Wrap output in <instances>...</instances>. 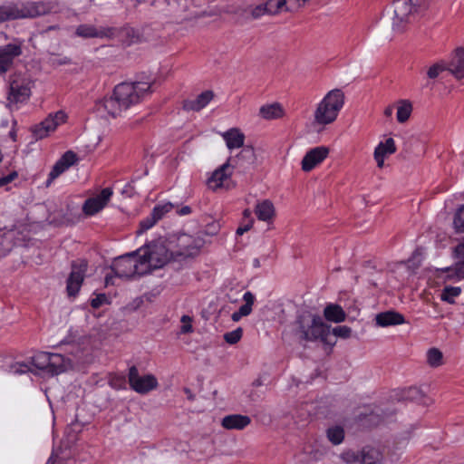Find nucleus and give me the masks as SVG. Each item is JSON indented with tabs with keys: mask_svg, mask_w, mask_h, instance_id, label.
Returning a JSON list of instances; mask_svg holds the SVG:
<instances>
[{
	"mask_svg": "<svg viewBox=\"0 0 464 464\" xmlns=\"http://www.w3.org/2000/svg\"><path fill=\"white\" fill-rule=\"evenodd\" d=\"M324 315L326 320L334 322V323H341L345 320V313L343 310V308L338 304H328L324 311Z\"/></svg>",
	"mask_w": 464,
	"mask_h": 464,
	"instance_id": "obj_29",
	"label": "nucleus"
},
{
	"mask_svg": "<svg viewBox=\"0 0 464 464\" xmlns=\"http://www.w3.org/2000/svg\"><path fill=\"white\" fill-rule=\"evenodd\" d=\"M460 293L461 288L459 286H445L441 292L440 298L444 302L454 304V298L459 296Z\"/></svg>",
	"mask_w": 464,
	"mask_h": 464,
	"instance_id": "obj_37",
	"label": "nucleus"
},
{
	"mask_svg": "<svg viewBox=\"0 0 464 464\" xmlns=\"http://www.w3.org/2000/svg\"><path fill=\"white\" fill-rule=\"evenodd\" d=\"M17 177V173L15 171L11 172L6 176L0 177V187H3L10 182H12Z\"/></svg>",
	"mask_w": 464,
	"mask_h": 464,
	"instance_id": "obj_51",
	"label": "nucleus"
},
{
	"mask_svg": "<svg viewBox=\"0 0 464 464\" xmlns=\"http://www.w3.org/2000/svg\"><path fill=\"white\" fill-rule=\"evenodd\" d=\"M266 14H267L266 4L256 5L251 11V14H252L253 18H255V19L259 18Z\"/></svg>",
	"mask_w": 464,
	"mask_h": 464,
	"instance_id": "obj_49",
	"label": "nucleus"
},
{
	"mask_svg": "<svg viewBox=\"0 0 464 464\" xmlns=\"http://www.w3.org/2000/svg\"><path fill=\"white\" fill-rule=\"evenodd\" d=\"M34 366L43 373L57 375L67 368L66 359L59 353L39 352L32 357Z\"/></svg>",
	"mask_w": 464,
	"mask_h": 464,
	"instance_id": "obj_7",
	"label": "nucleus"
},
{
	"mask_svg": "<svg viewBox=\"0 0 464 464\" xmlns=\"http://www.w3.org/2000/svg\"><path fill=\"white\" fill-rule=\"evenodd\" d=\"M177 213L179 215V216H186V215H189L191 213V208L188 207V206H184L179 209H177Z\"/></svg>",
	"mask_w": 464,
	"mask_h": 464,
	"instance_id": "obj_54",
	"label": "nucleus"
},
{
	"mask_svg": "<svg viewBox=\"0 0 464 464\" xmlns=\"http://www.w3.org/2000/svg\"><path fill=\"white\" fill-rule=\"evenodd\" d=\"M453 224L457 233L464 234V206L458 209Z\"/></svg>",
	"mask_w": 464,
	"mask_h": 464,
	"instance_id": "obj_40",
	"label": "nucleus"
},
{
	"mask_svg": "<svg viewBox=\"0 0 464 464\" xmlns=\"http://www.w3.org/2000/svg\"><path fill=\"white\" fill-rule=\"evenodd\" d=\"M31 95L29 82L24 80L15 79L10 83L8 101L12 104L25 102Z\"/></svg>",
	"mask_w": 464,
	"mask_h": 464,
	"instance_id": "obj_19",
	"label": "nucleus"
},
{
	"mask_svg": "<svg viewBox=\"0 0 464 464\" xmlns=\"http://www.w3.org/2000/svg\"><path fill=\"white\" fill-rule=\"evenodd\" d=\"M222 137L229 150L238 149L244 145L245 135L239 129H230L224 132Z\"/></svg>",
	"mask_w": 464,
	"mask_h": 464,
	"instance_id": "obj_26",
	"label": "nucleus"
},
{
	"mask_svg": "<svg viewBox=\"0 0 464 464\" xmlns=\"http://www.w3.org/2000/svg\"><path fill=\"white\" fill-rule=\"evenodd\" d=\"M255 213L259 220L270 221L275 216V208L273 203L265 199L256 204Z\"/></svg>",
	"mask_w": 464,
	"mask_h": 464,
	"instance_id": "obj_28",
	"label": "nucleus"
},
{
	"mask_svg": "<svg viewBox=\"0 0 464 464\" xmlns=\"http://www.w3.org/2000/svg\"><path fill=\"white\" fill-rule=\"evenodd\" d=\"M113 192L111 188H103L95 197L87 198L82 206V211L86 216H93L101 211L110 201Z\"/></svg>",
	"mask_w": 464,
	"mask_h": 464,
	"instance_id": "obj_17",
	"label": "nucleus"
},
{
	"mask_svg": "<svg viewBox=\"0 0 464 464\" xmlns=\"http://www.w3.org/2000/svg\"><path fill=\"white\" fill-rule=\"evenodd\" d=\"M203 245L204 240L201 237L181 234L178 237L176 248L172 249V255L177 262H182L197 256Z\"/></svg>",
	"mask_w": 464,
	"mask_h": 464,
	"instance_id": "obj_8",
	"label": "nucleus"
},
{
	"mask_svg": "<svg viewBox=\"0 0 464 464\" xmlns=\"http://www.w3.org/2000/svg\"><path fill=\"white\" fill-rule=\"evenodd\" d=\"M231 160V159H228L227 162L212 172V175L208 179V186L210 189L217 190L227 187L234 169Z\"/></svg>",
	"mask_w": 464,
	"mask_h": 464,
	"instance_id": "obj_16",
	"label": "nucleus"
},
{
	"mask_svg": "<svg viewBox=\"0 0 464 464\" xmlns=\"http://www.w3.org/2000/svg\"><path fill=\"white\" fill-rule=\"evenodd\" d=\"M150 89V86L145 82L120 83L114 88L111 96L98 103L99 110L103 108L113 118L120 116L130 105L138 103Z\"/></svg>",
	"mask_w": 464,
	"mask_h": 464,
	"instance_id": "obj_1",
	"label": "nucleus"
},
{
	"mask_svg": "<svg viewBox=\"0 0 464 464\" xmlns=\"http://www.w3.org/2000/svg\"><path fill=\"white\" fill-rule=\"evenodd\" d=\"M427 362L431 367H439L443 363V354L437 348H430L427 352Z\"/></svg>",
	"mask_w": 464,
	"mask_h": 464,
	"instance_id": "obj_36",
	"label": "nucleus"
},
{
	"mask_svg": "<svg viewBox=\"0 0 464 464\" xmlns=\"http://www.w3.org/2000/svg\"><path fill=\"white\" fill-rule=\"evenodd\" d=\"M359 420H360V421H362V415H360V417H359Z\"/></svg>",
	"mask_w": 464,
	"mask_h": 464,
	"instance_id": "obj_61",
	"label": "nucleus"
},
{
	"mask_svg": "<svg viewBox=\"0 0 464 464\" xmlns=\"http://www.w3.org/2000/svg\"><path fill=\"white\" fill-rule=\"evenodd\" d=\"M51 413H52V416H53V421L56 420V418L58 417V415L61 413V411H63L65 408H53V407H51Z\"/></svg>",
	"mask_w": 464,
	"mask_h": 464,
	"instance_id": "obj_55",
	"label": "nucleus"
},
{
	"mask_svg": "<svg viewBox=\"0 0 464 464\" xmlns=\"http://www.w3.org/2000/svg\"><path fill=\"white\" fill-rule=\"evenodd\" d=\"M77 160L76 154L72 151H66L61 159L54 164L52 170L49 173L48 179L46 180V186H50V184L58 178L62 173L67 170L71 166H72Z\"/></svg>",
	"mask_w": 464,
	"mask_h": 464,
	"instance_id": "obj_20",
	"label": "nucleus"
},
{
	"mask_svg": "<svg viewBox=\"0 0 464 464\" xmlns=\"http://www.w3.org/2000/svg\"><path fill=\"white\" fill-rule=\"evenodd\" d=\"M243 335V330L241 327H238L231 332L226 333L224 334V340L229 344H235L240 341Z\"/></svg>",
	"mask_w": 464,
	"mask_h": 464,
	"instance_id": "obj_41",
	"label": "nucleus"
},
{
	"mask_svg": "<svg viewBox=\"0 0 464 464\" xmlns=\"http://www.w3.org/2000/svg\"><path fill=\"white\" fill-rule=\"evenodd\" d=\"M128 382L133 391L140 394L148 393L158 386V381L154 375H140L135 365L129 369Z\"/></svg>",
	"mask_w": 464,
	"mask_h": 464,
	"instance_id": "obj_12",
	"label": "nucleus"
},
{
	"mask_svg": "<svg viewBox=\"0 0 464 464\" xmlns=\"http://www.w3.org/2000/svg\"><path fill=\"white\" fill-rule=\"evenodd\" d=\"M453 256L458 261L452 266L440 269L446 274L445 279L460 281L464 279V242L458 244L453 249Z\"/></svg>",
	"mask_w": 464,
	"mask_h": 464,
	"instance_id": "obj_15",
	"label": "nucleus"
},
{
	"mask_svg": "<svg viewBox=\"0 0 464 464\" xmlns=\"http://www.w3.org/2000/svg\"><path fill=\"white\" fill-rule=\"evenodd\" d=\"M430 0H394L393 29L401 31L404 24L413 21L418 14L428 8Z\"/></svg>",
	"mask_w": 464,
	"mask_h": 464,
	"instance_id": "obj_5",
	"label": "nucleus"
},
{
	"mask_svg": "<svg viewBox=\"0 0 464 464\" xmlns=\"http://www.w3.org/2000/svg\"><path fill=\"white\" fill-rule=\"evenodd\" d=\"M76 34L79 36H82V37H86V38L95 37L98 35L96 29L92 26H88V25H80L76 30Z\"/></svg>",
	"mask_w": 464,
	"mask_h": 464,
	"instance_id": "obj_44",
	"label": "nucleus"
},
{
	"mask_svg": "<svg viewBox=\"0 0 464 464\" xmlns=\"http://www.w3.org/2000/svg\"><path fill=\"white\" fill-rule=\"evenodd\" d=\"M343 104V92L339 89L330 91L317 105L314 111V122L319 125L334 122Z\"/></svg>",
	"mask_w": 464,
	"mask_h": 464,
	"instance_id": "obj_4",
	"label": "nucleus"
},
{
	"mask_svg": "<svg viewBox=\"0 0 464 464\" xmlns=\"http://www.w3.org/2000/svg\"><path fill=\"white\" fill-rule=\"evenodd\" d=\"M180 321L182 323V325L180 327L181 334H188L193 332V327L191 324L192 318L190 316L183 315Z\"/></svg>",
	"mask_w": 464,
	"mask_h": 464,
	"instance_id": "obj_46",
	"label": "nucleus"
},
{
	"mask_svg": "<svg viewBox=\"0 0 464 464\" xmlns=\"http://www.w3.org/2000/svg\"><path fill=\"white\" fill-rule=\"evenodd\" d=\"M66 120V114L59 111L54 114H50L39 124L32 128V132L36 140H42L47 137L51 132L54 131L56 128L63 123Z\"/></svg>",
	"mask_w": 464,
	"mask_h": 464,
	"instance_id": "obj_14",
	"label": "nucleus"
},
{
	"mask_svg": "<svg viewBox=\"0 0 464 464\" xmlns=\"http://www.w3.org/2000/svg\"><path fill=\"white\" fill-rule=\"evenodd\" d=\"M341 459L347 464H380L382 461V453L372 447H363L359 451L346 450L342 452Z\"/></svg>",
	"mask_w": 464,
	"mask_h": 464,
	"instance_id": "obj_11",
	"label": "nucleus"
},
{
	"mask_svg": "<svg viewBox=\"0 0 464 464\" xmlns=\"http://www.w3.org/2000/svg\"><path fill=\"white\" fill-rule=\"evenodd\" d=\"M253 223H254V220H253V219H249V220H247L246 224L241 225V226L237 229V235H243L245 232L248 231V230L252 227Z\"/></svg>",
	"mask_w": 464,
	"mask_h": 464,
	"instance_id": "obj_52",
	"label": "nucleus"
},
{
	"mask_svg": "<svg viewBox=\"0 0 464 464\" xmlns=\"http://www.w3.org/2000/svg\"><path fill=\"white\" fill-rule=\"evenodd\" d=\"M328 440L334 445H339L344 439V430L341 426L330 427L326 430Z\"/></svg>",
	"mask_w": 464,
	"mask_h": 464,
	"instance_id": "obj_33",
	"label": "nucleus"
},
{
	"mask_svg": "<svg viewBox=\"0 0 464 464\" xmlns=\"http://www.w3.org/2000/svg\"><path fill=\"white\" fill-rule=\"evenodd\" d=\"M251 214L252 213H251L250 209H245L243 212L244 218H246L247 220L252 219Z\"/></svg>",
	"mask_w": 464,
	"mask_h": 464,
	"instance_id": "obj_57",
	"label": "nucleus"
},
{
	"mask_svg": "<svg viewBox=\"0 0 464 464\" xmlns=\"http://www.w3.org/2000/svg\"><path fill=\"white\" fill-rule=\"evenodd\" d=\"M293 334L300 342H315L320 340L328 343L331 334L330 326L323 318L310 311L299 313L293 324Z\"/></svg>",
	"mask_w": 464,
	"mask_h": 464,
	"instance_id": "obj_2",
	"label": "nucleus"
},
{
	"mask_svg": "<svg viewBox=\"0 0 464 464\" xmlns=\"http://www.w3.org/2000/svg\"><path fill=\"white\" fill-rule=\"evenodd\" d=\"M214 98V92L212 91H205L198 94L193 100H187L183 102V109L186 111H198L205 108L210 101Z\"/></svg>",
	"mask_w": 464,
	"mask_h": 464,
	"instance_id": "obj_24",
	"label": "nucleus"
},
{
	"mask_svg": "<svg viewBox=\"0 0 464 464\" xmlns=\"http://www.w3.org/2000/svg\"><path fill=\"white\" fill-rule=\"evenodd\" d=\"M329 149L325 146H318L308 150L301 161L302 169L309 172L322 163L328 156Z\"/></svg>",
	"mask_w": 464,
	"mask_h": 464,
	"instance_id": "obj_18",
	"label": "nucleus"
},
{
	"mask_svg": "<svg viewBox=\"0 0 464 464\" xmlns=\"http://www.w3.org/2000/svg\"><path fill=\"white\" fill-rule=\"evenodd\" d=\"M412 111V105L409 101L401 100L400 102V106L397 109V121L400 123H403L407 121L411 116Z\"/></svg>",
	"mask_w": 464,
	"mask_h": 464,
	"instance_id": "obj_32",
	"label": "nucleus"
},
{
	"mask_svg": "<svg viewBox=\"0 0 464 464\" xmlns=\"http://www.w3.org/2000/svg\"><path fill=\"white\" fill-rule=\"evenodd\" d=\"M448 70L447 63L443 61L436 63L430 66L427 70V77L429 79H436L442 72Z\"/></svg>",
	"mask_w": 464,
	"mask_h": 464,
	"instance_id": "obj_38",
	"label": "nucleus"
},
{
	"mask_svg": "<svg viewBox=\"0 0 464 464\" xmlns=\"http://www.w3.org/2000/svg\"><path fill=\"white\" fill-rule=\"evenodd\" d=\"M238 160H246L249 164L255 161V151L252 147H245L237 156Z\"/></svg>",
	"mask_w": 464,
	"mask_h": 464,
	"instance_id": "obj_43",
	"label": "nucleus"
},
{
	"mask_svg": "<svg viewBox=\"0 0 464 464\" xmlns=\"http://www.w3.org/2000/svg\"><path fill=\"white\" fill-rule=\"evenodd\" d=\"M31 371L30 367L24 363H15L10 367V372L14 374H23Z\"/></svg>",
	"mask_w": 464,
	"mask_h": 464,
	"instance_id": "obj_48",
	"label": "nucleus"
},
{
	"mask_svg": "<svg viewBox=\"0 0 464 464\" xmlns=\"http://www.w3.org/2000/svg\"><path fill=\"white\" fill-rule=\"evenodd\" d=\"M259 115L265 120L277 119L283 115V109L279 103L264 105L259 109Z\"/></svg>",
	"mask_w": 464,
	"mask_h": 464,
	"instance_id": "obj_30",
	"label": "nucleus"
},
{
	"mask_svg": "<svg viewBox=\"0 0 464 464\" xmlns=\"http://www.w3.org/2000/svg\"><path fill=\"white\" fill-rule=\"evenodd\" d=\"M373 156H374V160L377 162V166L379 168H382L383 165H384V159H385V157L382 156L379 151L378 152H374Z\"/></svg>",
	"mask_w": 464,
	"mask_h": 464,
	"instance_id": "obj_53",
	"label": "nucleus"
},
{
	"mask_svg": "<svg viewBox=\"0 0 464 464\" xmlns=\"http://www.w3.org/2000/svg\"><path fill=\"white\" fill-rule=\"evenodd\" d=\"M106 301V295L104 294L98 295L95 298L92 299L91 305L97 309Z\"/></svg>",
	"mask_w": 464,
	"mask_h": 464,
	"instance_id": "obj_50",
	"label": "nucleus"
},
{
	"mask_svg": "<svg viewBox=\"0 0 464 464\" xmlns=\"http://www.w3.org/2000/svg\"><path fill=\"white\" fill-rule=\"evenodd\" d=\"M87 270L85 260L72 263V270L66 281V292L69 296H76L79 293Z\"/></svg>",
	"mask_w": 464,
	"mask_h": 464,
	"instance_id": "obj_13",
	"label": "nucleus"
},
{
	"mask_svg": "<svg viewBox=\"0 0 464 464\" xmlns=\"http://www.w3.org/2000/svg\"><path fill=\"white\" fill-rule=\"evenodd\" d=\"M68 61H63V60H61L60 63H67Z\"/></svg>",
	"mask_w": 464,
	"mask_h": 464,
	"instance_id": "obj_60",
	"label": "nucleus"
},
{
	"mask_svg": "<svg viewBox=\"0 0 464 464\" xmlns=\"http://www.w3.org/2000/svg\"><path fill=\"white\" fill-rule=\"evenodd\" d=\"M21 53L20 44H9L0 46V72H6L13 64L14 59Z\"/></svg>",
	"mask_w": 464,
	"mask_h": 464,
	"instance_id": "obj_21",
	"label": "nucleus"
},
{
	"mask_svg": "<svg viewBox=\"0 0 464 464\" xmlns=\"http://www.w3.org/2000/svg\"><path fill=\"white\" fill-rule=\"evenodd\" d=\"M138 250H142L140 255L141 260L148 264V273L151 269L160 268L169 262H177L172 255V249L169 250L160 242L146 245Z\"/></svg>",
	"mask_w": 464,
	"mask_h": 464,
	"instance_id": "obj_6",
	"label": "nucleus"
},
{
	"mask_svg": "<svg viewBox=\"0 0 464 464\" xmlns=\"http://www.w3.org/2000/svg\"><path fill=\"white\" fill-rule=\"evenodd\" d=\"M109 383L114 389H123L126 386V378L124 375L114 374L110 377Z\"/></svg>",
	"mask_w": 464,
	"mask_h": 464,
	"instance_id": "obj_42",
	"label": "nucleus"
},
{
	"mask_svg": "<svg viewBox=\"0 0 464 464\" xmlns=\"http://www.w3.org/2000/svg\"><path fill=\"white\" fill-rule=\"evenodd\" d=\"M68 61H63V60H61L60 63H67Z\"/></svg>",
	"mask_w": 464,
	"mask_h": 464,
	"instance_id": "obj_59",
	"label": "nucleus"
},
{
	"mask_svg": "<svg viewBox=\"0 0 464 464\" xmlns=\"http://www.w3.org/2000/svg\"><path fill=\"white\" fill-rule=\"evenodd\" d=\"M392 112H393V107L392 106H388L385 108L383 113L386 117H391L392 115Z\"/></svg>",
	"mask_w": 464,
	"mask_h": 464,
	"instance_id": "obj_56",
	"label": "nucleus"
},
{
	"mask_svg": "<svg viewBox=\"0 0 464 464\" xmlns=\"http://www.w3.org/2000/svg\"><path fill=\"white\" fill-rule=\"evenodd\" d=\"M44 13V6L34 2L21 5L5 6L0 9V22L8 19L34 18Z\"/></svg>",
	"mask_w": 464,
	"mask_h": 464,
	"instance_id": "obj_10",
	"label": "nucleus"
},
{
	"mask_svg": "<svg viewBox=\"0 0 464 464\" xmlns=\"http://www.w3.org/2000/svg\"><path fill=\"white\" fill-rule=\"evenodd\" d=\"M388 402L393 404H430L429 398L416 386L392 390L388 395Z\"/></svg>",
	"mask_w": 464,
	"mask_h": 464,
	"instance_id": "obj_9",
	"label": "nucleus"
},
{
	"mask_svg": "<svg viewBox=\"0 0 464 464\" xmlns=\"http://www.w3.org/2000/svg\"><path fill=\"white\" fill-rule=\"evenodd\" d=\"M289 0H268L266 3L267 14H276L282 10H288Z\"/></svg>",
	"mask_w": 464,
	"mask_h": 464,
	"instance_id": "obj_34",
	"label": "nucleus"
},
{
	"mask_svg": "<svg viewBox=\"0 0 464 464\" xmlns=\"http://www.w3.org/2000/svg\"><path fill=\"white\" fill-rule=\"evenodd\" d=\"M352 330L346 325L336 326L333 329V334L342 338L350 337Z\"/></svg>",
	"mask_w": 464,
	"mask_h": 464,
	"instance_id": "obj_45",
	"label": "nucleus"
},
{
	"mask_svg": "<svg viewBox=\"0 0 464 464\" xmlns=\"http://www.w3.org/2000/svg\"><path fill=\"white\" fill-rule=\"evenodd\" d=\"M70 409L73 411V416H71L70 420L66 419V422L69 425L74 426V425L79 424L81 427H82L90 422L91 417H89L87 419L82 418L83 413L86 411V408L82 407V408H70Z\"/></svg>",
	"mask_w": 464,
	"mask_h": 464,
	"instance_id": "obj_31",
	"label": "nucleus"
},
{
	"mask_svg": "<svg viewBox=\"0 0 464 464\" xmlns=\"http://www.w3.org/2000/svg\"><path fill=\"white\" fill-rule=\"evenodd\" d=\"M378 151L383 157L395 153L396 145L394 140L392 138H388L384 142H380L374 150V152Z\"/></svg>",
	"mask_w": 464,
	"mask_h": 464,
	"instance_id": "obj_35",
	"label": "nucleus"
},
{
	"mask_svg": "<svg viewBox=\"0 0 464 464\" xmlns=\"http://www.w3.org/2000/svg\"><path fill=\"white\" fill-rule=\"evenodd\" d=\"M47 464H53V456L48 459Z\"/></svg>",
	"mask_w": 464,
	"mask_h": 464,
	"instance_id": "obj_58",
	"label": "nucleus"
},
{
	"mask_svg": "<svg viewBox=\"0 0 464 464\" xmlns=\"http://www.w3.org/2000/svg\"><path fill=\"white\" fill-rule=\"evenodd\" d=\"M255 295L247 291L243 295V301L245 304L239 307V309L234 312L231 315V319L234 322H238L242 317L247 316L252 313V307L255 303Z\"/></svg>",
	"mask_w": 464,
	"mask_h": 464,
	"instance_id": "obj_27",
	"label": "nucleus"
},
{
	"mask_svg": "<svg viewBox=\"0 0 464 464\" xmlns=\"http://www.w3.org/2000/svg\"><path fill=\"white\" fill-rule=\"evenodd\" d=\"M156 223H157V221L155 220L154 217L151 214H150V216H148L147 218H143L140 221V232H144V231L151 228Z\"/></svg>",
	"mask_w": 464,
	"mask_h": 464,
	"instance_id": "obj_47",
	"label": "nucleus"
},
{
	"mask_svg": "<svg viewBox=\"0 0 464 464\" xmlns=\"http://www.w3.org/2000/svg\"><path fill=\"white\" fill-rule=\"evenodd\" d=\"M173 207L174 206L171 203L157 205L153 208L150 214L154 217L155 220L158 222L164 217L165 214L169 213L173 208Z\"/></svg>",
	"mask_w": 464,
	"mask_h": 464,
	"instance_id": "obj_39",
	"label": "nucleus"
},
{
	"mask_svg": "<svg viewBox=\"0 0 464 464\" xmlns=\"http://www.w3.org/2000/svg\"><path fill=\"white\" fill-rule=\"evenodd\" d=\"M136 250L114 259L111 268L113 275H106L105 285H113V277L130 279L148 273V264L141 260L140 252Z\"/></svg>",
	"mask_w": 464,
	"mask_h": 464,
	"instance_id": "obj_3",
	"label": "nucleus"
},
{
	"mask_svg": "<svg viewBox=\"0 0 464 464\" xmlns=\"http://www.w3.org/2000/svg\"><path fill=\"white\" fill-rule=\"evenodd\" d=\"M447 69L458 80L464 78V48L455 49Z\"/></svg>",
	"mask_w": 464,
	"mask_h": 464,
	"instance_id": "obj_22",
	"label": "nucleus"
},
{
	"mask_svg": "<svg viewBox=\"0 0 464 464\" xmlns=\"http://www.w3.org/2000/svg\"><path fill=\"white\" fill-rule=\"evenodd\" d=\"M250 423V417L242 414H229L221 420V425L226 430H242Z\"/></svg>",
	"mask_w": 464,
	"mask_h": 464,
	"instance_id": "obj_23",
	"label": "nucleus"
},
{
	"mask_svg": "<svg viewBox=\"0 0 464 464\" xmlns=\"http://www.w3.org/2000/svg\"><path fill=\"white\" fill-rule=\"evenodd\" d=\"M375 321L377 325L382 327L402 324L405 322L404 316L395 311L380 313L376 315Z\"/></svg>",
	"mask_w": 464,
	"mask_h": 464,
	"instance_id": "obj_25",
	"label": "nucleus"
}]
</instances>
